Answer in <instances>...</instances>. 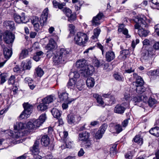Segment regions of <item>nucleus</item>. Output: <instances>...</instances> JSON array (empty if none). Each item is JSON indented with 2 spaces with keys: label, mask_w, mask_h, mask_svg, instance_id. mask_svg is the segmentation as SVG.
Masks as SVG:
<instances>
[{
  "label": "nucleus",
  "mask_w": 159,
  "mask_h": 159,
  "mask_svg": "<svg viewBox=\"0 0 159 159\" xmlns=\"http://www.w3.org/2000/svg\"><path fill=\"white\" fill-rule=\"evenodd\" d=\"M101 30L98 28L94 29L93 30V35L92 36L91 38L94 40V41L97 40L98 37L100 34Z\"/></svg>",
  "instance_id": "nucleus-23"
},
{
  "label": "nucleus",
  "mask_w": 159,
  "mask_h": 159,
  "mask_svg": "<svg viewBox=\"0 0 159 159\" xmlns=\"http://www.w3.org/2000/svg\"><path fill=\"white\" fill-rule=\"evenodd\" d=\"M139 40L138 39H136L135 40H133L132 43V46L133 48H134L136 45L139 43Z\"/></svg>",
  "instance_id": "nucleus-61"
},
{
  "label": "nucleus",
  "mask_w": 159,
  "mask_h": 159,
  "mask_svg": "<svg viewBox=\"0 0 159 159\" xmlns=\"http://www.w3.org/2000/svg\"><path fill=\"white\" fill-rule=\"evenodd\" d=\"M83 84V82L82 80H80L77 82L76 87L79 90H81L82 89Z\"/></svg>",
  "instance_id": "nucleus-53"
},
{
  "label": "nucleus",
  "mask_w": 159,
  "mask_h": 159,
  "mask_svg": "<svg viewBox=\"0 0 159 159\" xmlns=\"http://www.w3.org/2000/svg\"><path fill=\"white\" fill-rule=\"evenodd\" d=\"M117 144H114L113 145L112 147L110 148V153H113L116 154V148Z\"/></svg>",
  "instance_id": "nucleus-55"
},
{
  "label": "nucleus",
  "mask_w": 159,
  "mask_h": 159,
  "mask_svg": "<svg viewBox=\"0 0 159 159\" xmlns=\"http://www.w3.org/2000/svg\"><path fill=\"white\" fill-rule=\"evenodd\" d=\"M149 132L152 135L156 137L159 136V127H155L151 128L149 130Z\"/></svg>",
  "instance_id": "nucleus-29"
},
{
  "label": "nucleus",
  "mask_w": 159,
  "mask_h": 159,
  "mask_svg": "<svg viewBox=\"0 0 159 159\" xmlns=\"http://www.w3.org/2000/svg\"><path fill=\"white\" fill-rule=\"evenodd\" d=\"M152 2L154 6H151L152 8L159 10V0H152Z\"/></svg>",
  "instance_id": "nucleus-45"
},
{
  "label": "nucleus",
  "mask_w": 159,
  "mask_h": 159,
  "mask_svg": "<svg viewBox=\"0 0 159 159\" xmlns=\"http://www.w3.org/2000/svg\"><path fill=\"white\" fill-rule=\"evenodd\" d=\"M134 69L132 67L125 69L124 71V73H127L130 74L132 72H134Z\"/></svg>",
  "instance_id": "nucleus-57"
},
{
  "label": "nucleus",
  "mask_w": 159,
  "mask_h": 159,
  "mask_svg": "<svg viewBox=\"0 0 159 159\" xmlns=\"http://www.w3.org/2000/svg\"><path fill=\"white\" fill-rule=\"evenodd\" d=\"M81 120V117L78 115L72 114L70 116V124L77 123Z\"/></svg>",
  "instance_id": "nucleus-17"
},
{
  "label": "nucleus",
  "mask_w": 159,
  "mask_h": 159,
  "mask_svg": "<svg viewBox=\"0 0 159 159\" xmlns=\"http://www.w3.org/2000/svg\"><path fill=\"white\" fill-rule=\"evenodd\" d=\"M89 134L87 132H83L79 134V140L84 142L89 141Z\"/></svg>",
  "instance_id": "nucleus-14"
},
{
  "label": "nucleus",
  "mask_w": 159,
  "mask_h": 159,
  "mask_svg": "<svg viewBox=\"0 0 159 159\" xmlns=\"http://www.w3.org/2000/svg\"><path fill=\"white\" fill-rule=\"evenodd\" d=\"M129 50H124L120 52V54L119 56V58L120 60H124L129 55Z\"/></svg>",
  "instance_id": "nucleus-24"
},
{
  "label": "nucleus",
  "mask_w": 159,
  "mask_h": 159,
  "mask_svg": "<svg viewBox=\"0 0 159 159\" xmlns=\"http://www.w3.org/2000/svg\"><path fill=\"white\" fill-rule=\"evenodd\" d=\"M133 101L135 103L139 102H141L140 97L138 96L134 97L133 99Z\"/></svg>",
  "instance_id": "nucleus-62"
},
{
  "label": "nucleus",
  "mask_w": 159,
  "mask_h": 159,
  "mask_svg": "<svg viewBox=\"0 0 159 159\" xmlns=\"http://www.w3.org/2000/svg\"><path fill=\"white\" fill-rule=\"evenodd\" d=\"M4 25L6 26H8L10 29H13L14 28V23L12 21H7L4 22Z\"/></svg>",
  "instance_id": "nucleus-37"
},
{
  "label": "nucleus",
  "mask_w": 159,
  "mask_h": 159,
  "mask_svg": "<svg viewBox=\"0 0 159 159\" xmlns=\"http://www.w3.org/2000/svg\"><path fill=\"white\" fill-rule=\"evenodd\" d=\"M103 135L100 131L98 130L95 134V138L97 139H100L102 137Z\"/></svg>",
  "instance_id": "nucleus-51"
},
{
  "label": "nucleus",
  "mask_w": 159,
  "mask_h": 159,
  "mask_svg": "<svg viewBox=\"0 0 159 159\" xmlns=\"http://www.w3.org/2000/svg\"><path fill=\"white\" fill-rule=\"evenodd\" d=\"M157 102V101L155 99L151 98H149L148 102L149 105L151 107L155 106Z\"/></svg>",
  "instance_id": "nucleus-44"
},
{
  "label": "nucleus",
  "mask_w": 159,
  "mask_h": 159,
  "mask_svg": "<svg viewBox=\"0 0 159 159\" xmlns=\"http://www.w3.org/2000/svg\"><path fill=\"white\" fill-rule=\"evenodd\" d=\"M31 62L30 61H29L26 63H22V70L23 71L25 70L30 69L31 67Z\"/></svg>",
  "instance_id": "nucleus-33"
},
{
  "label": "nucleus",
  "mask_w": 159,
  "mask_h": 159,
  "mask_svg": "<svg viewBox=\"0 0 159 159\" xmlns=\"http://www.w3.org/2000/svg\"><path fill=\"white\" fill-rule=\"evenodd\" d=\"M133 140L134 142L137 143L142 145L143 143V139L140 135H137L134 138Z\"/></svg>",
  "instance_id": "nucleus-31"
},
{
  "label": "nucleus",
  "mask_w": 159,
  "mask_h": 159,
  "mask_svg": "<svg viewBox=\"0 0 159 159\" xmlns=\"http://www.w3.org/2000/svg\"><path fill=\"white\" fill-rule=\"evenodd\" d=\"M26 126L27 128L29 129H35L34 122L33 120L28 122L26 124Z\"/></svg>",
  "instance_id": "nucleus-46"
},
{
  "label": "nucleus",
  "mask_w": 159,
  "mask_h": 159,
  "mask_svg": "<svg viewBox=\"0 0 159 159\" xmlns=\"http://www.w3.org/2000/svg\"><path fill=\"white\" fill-rule=\"evenodd\" d=\"M39 21V18L37 16H33L31 20V23L33 25L34 24L38 23Z\"/></svg>",
  "instance_id": "nucleus-54"
},
{
  "label": "nucleus",
  "mask_w": 159,
  "mask_h": 159,
  "mask_svg": "<svg viewBox=\"0 0 159 159\" xmlns=\"http://www.w3.org/2000/svg\"><path fill=\"white\" fill-rule=\"evenodd\" d=\"M47 117L45 113H43L39 117V118L38 119L41 123L43 124L44 122L46 119Z\"/></svg>",
  "instance_id": "nucleus-48"
},
{
  "label": "nucleus",
  "mask_w": 159,
  "mask_h": 159,
  "mask_svg": "<svg viewBox=\"0 0 159 159\" xmlns=\"http://www.w3.org/2000/svg\"><path fill=\"white\" fill-rule=\"evenodd\" d=\"M25 124L21 122H16L14 125V133L12 131L9 130L5 131V132H7L10 136H12L14 138L19 139L24 135V133L21 130L25 128Z\"/></svg>",
  "instance_id": "nucleus-1"
},
{
  "label": "nucleus",
  "mask_w": 159,
  "mask_h": 159,
  "mask_svg": "<svg viewBox=\"0 0 159 159\" xmlns=\"http://www.w3.org/2000/svg\"><path fill=\"white\" fill-rule=\"evenodd\" d=\"M15 80V77L14 75H12L9 79L8 83L9 85H12L14 84Z\"/></svg>",
  "instance_id": "nucleus-50"
},
{
  "label": "nucleus",
  "mask_w": 159,
  "mask_h": 159,
  "mask_svg": "<svg viewBox=\"0 0 159 159\" xmlns=\"http://www.w3.org/2000/svg\"><path fill=\"white\" fill-rule=\"evenodd\" d=\"M35 71L37 75L39 77L42 76L44 74L43 70L39 66L35 69Z\"/></svg>",
  "instance_id": "nucleus-41"
},
{
  "label": "nucleus",
  "mask_w": 159,
  "mask_h": 159,
  "mask_svg": "<svg viewBox=\"0 0 159 159\" xmlns=\"http://www.w3.org/2000/svg\"><path fill=\"white\" fill-rule=\"evenodd\" d=\"M107 127V125L106 124H104L100 127L98 130L100 131L103 134Z\"/></svg>",
  "instance_id": "nucleus-49"
},
{
  "label": "nucleus",
  "mask_w": 159,
  "mask_h": 159,
  "mask_svg": "<svg viewBox=\"0 0 159 159\" xmlns=\"http://www.w3.org/2000/svg\"><path fill=\"white\" fill-rule=\"evenodd\" d=\"M69 52L63 48H61L60 51L57 52L53 57L52 61L55 65H58L60 64L62 61L63 55L68 54Z\"/></svg>",
  "instance_id": "nucleus-3"
},
{
  "label": "nucleus",
  "mask_w": 159,
  "mask_h": 159,
  "mask_svg": "<svg viewBox=\"0 0 159 159\" xmlns=\"http://www.w3.org/2000/svg\"><path fill=\"white\" fill-rule=\"evenodd\" d=\"M94 71V67L91 65H88L85 67L81 69L79 71V73L84 77H87L91 75Z\"/></svg>",
  "instance_id": "nucleus-5"
},
{
  "label": "nucleus",
  "mask_w": 159,
  "mask_h": 159,
  "mask_svg": "<svg viewBox=\"0 0 159 159\" xmlns=\"http://www.w3.org/2000/svg\"><path fill=\"white\" fill-rule=\"evenodd\" d=\"M63 12L68 17V21L70 20V17H69V15H70V9L69 8H64L63 10Z\"/></svg>",
  "instance_id": "nucleus-52"
},
{
  "label": "nucleus",
  "mask_w": 159,
  "mask_h": 159,
  "mask_svg": "<svg viewBox=\"0 0 159 159\" xmlns=\"http://www.w3.org/2000/svg\"><path fill=\"white\" fill-rule=\"evenodd\" d=\"M1 81L0 84H3L6 81V78L8 76V75L7 73H3L0 74Z\"/></svg>",
  "instance_id": "nucleus-39"
},
{
  "label": "nucleus",
  "mask_w": 159,
  "mask_h": 159,
  "mask_svg": "<svg viewBox=\"0 0 159 159\" xmlns=\"http://www.w3.org/2000/svg\"><path fill=\"white\" fill-rule=\"evenodd\" d=\"M93 63L95 66L98 67L104 64V61L100 62L96 58H95L93 60Z\"/></svg>",
  "instance_id": "nucleus-36"
},
{
  "label": "nucleus",
  "mask_w": 159,
  "mask_h": 159,
  "mask_svg": "<svg viewBox=\"0 0 159 159\" xmlns=\"http://www.w3.org/2000/svg\"><path fill=\"white\" fill-rule=\"evenodd\" d=\"M88 65H86V61L83 59L78 60L76 63V66L77 67L80 68L81 69L85 67L86 66H88Z\"/></svg>",
  "instance_id": "nucleus-20"
},
{
  "label": "nucleus",
  "mask_w": 159,
  "mask_h": 159,
  "mask_svg": "<svg viewBox=\"0 0 159 159\" xmlns=\"http://www.w3.org/2000/svg\"><path fill=\"white\" fill-rule=\"evenodd\" d=\"M48 105L46 104L44 102H42L40 103L37 107L38 110L43 111H45L48 108Z\"/></svg>",
  "instance_id": "nucleus-28"
},
{
  "label": "nucleus",
  "mask_w": 159,
  "mask_h": 159,
  "mask_svg": "<svg viewBox=\"0 0 159 159\" xmlns=\"http://www.w3.org/2000/svg\"><path fill=\"white\" fill-rule=\"evenodd\" d=\"M93 96L96 100L97 102L99 105L102 107H104L105 104L102 100V98L101 96L97 93H94L93 95Z\"/></svg>",
  "instance_id": "nucleus-16"
},
{
  "label": "nucleus",
  "mask_w": 159,
  "mask_h": 159,
  "mask_svg": "<svg viewBox=\"0 0 159 159\" xmlns=\"http://www.w3.org/2000/svg\"><path fill=\"white\" fill-rule=\"evenodd\" d=\"M122 33L125 35L126 38H129L130 36L128 34V30L125 28L122 32Z\"/></svg>",
  "instance_id": "nucleus-63"
},
{
  "label": "nucleus",
  "mask_w": 159,
  "mask_h": 159,
  "mask_svg": "<svg viewBox=\"0 0 159 159\" xmlns=\"http://www.w3.org/2000/svg\"><path fill=\"white\" fill-rule=\"evenodd\" d=\"M126 108L125 106L123 107L120 105H118L115 107L114 111L118 114H122L124 112Z\"/></svg>",
  "instance_id": "nucleus-21"
},
{
  "label": "nucleus",
  "mask_w": 159,
  "mask_h": 159,
  "mask_svg": "<svg viewBox=\"0 0 159 159\" xmlns=\"http://www.w3.org/2000/svg\"><path fill=\"white\" fill-rule=\"evenodd\" d=\"M33 120L34 122L35 129L39 127L42 124L41 122L38 119L37 120Z\"/></svg>",
  "instance_id": "nucleus-47"
},
{
  "label": "nucleus",
  "mask_w": 159,
  "mask_h": 159,
  "mask_svg": "<svg viewBox=\"0 0 159 159\" xmlns=\"http://www.w3.org/2000/svg\"><path fill=\"white\" fill-rule=\"evenodd\" d=\"M48 9L46 8L43 11L40 17L39 22L41 26H43L46 25L48 15Z\"/></svg>",
  "instance_id": "nucleus-9"
},
{
  "label": "nucleus",
  "mask_w": 159,
  "mask_h": 159,
  "mask_svg": "<svg viewBox=\"0 0 159 159\" xmlns=\"http://www.w3.org/2000/svg\"><path fill=\"white\" fill-rule=\"evenodd\" d=\"M89 39V37L86 34L81 32L77 33L74 38L75 43L80 46H84Z\"/></svg>",
  "instance_id": "nucleus-2"
},
{
  "label": "nucleus",
  "mask_w": 159,
  "mask_h": 159,
  "mask_svg": "<svg viewBox=\"0 0 159 159\" xmlns=\"http://www.w3.org/2000/svg\"><path fill=\"white\" fill-rule=\"evenodd\" d=\"M15 38L14 34L11 32L7 31L4 33L3 35L4 41L7 44L12 43Z\"/></svg>",
  "instance_id": "nucleus-7"
},
{
  "label": "nucleus",
  "mask_w": 159,
  "mask_h": 159,
  "mask_svg": "<svg viewBox=\"0 0 159 159\" xmlns=\"http://www.w3.org/2000/svg\"><path fill=\"white\" fill-rule=\"evenodd\" d=\"M131 98L129 92H125L124 94V97L122 99V105L126 108L129 107V102L131 100Z\"/></svg>",
  "instance_id": "nucleus-11"
},
{
  "label": "nucleus",
  "mask_w": 159,
  "mask_h": 159,
  "mask_svg": "<svg viewBox=\"0 0 159 159\" xmlns=\"http://www.w3.org/2000/svg\"><path fill=\"white\" fill-rule=\"evenodd\" d=\"M21 16L17 14H14V20L16 22L18 23H26L28 21V20L26 19L25 16V13L22 12L21 14Z\"/></svg>",
  "instance_id": "nucleus-10"
},
{
  "label": "nucleus",
  "mask_w": 159,
  "mask_h": 159,
  "mask_svg": "<svg viewBox=\"0 0 159 159\" xmlns=\"http://www.w3.org/2000/svg\"><path fill=\"white\" fill-rule=\"evenodd\" d=\"M68 95L69 94L66 93H62L59 95V98L60 100V101H62L69 100L68 99Z\"/></svg>",
  "instance_id": "nucleus-34"
},
{
  "label": "nucleus",
  "mask_w": 159,
  "mask_h": 159,
  "mask_svg": "<svg viewBox=\"0 0 159 159\" xmlns=\"http://www.w3.org/2000/svg\"><path fill=\"white\" fill-rule=\"evenodd\" d=\"M24 110L19 116L21 119L27 118L32 112L33 107L28 102L24 103L23 104Z\"/></svg>",
  "instance_id": "nucleus-4"
},
{
  "label": "nucleus",
  "mask_w": 159,
  "mask_h": 159,
  "mask_svg": "<svg viewBox=\"0 0 159 159\" xmlns=\"http://www.w3.org/2000/svg\"><path fill=\"white\" fill-rule=\"evenodd\" d=\"M95 81L94 79L92 77L88 78L86 80L87 87L89 89L93 88L94 85Z\"/></svg>",
  "instance_id": "nucleus-25"
},
{
  "label": "nucleus",
  "mask_w": 159,
  "mask_h": 159,
  "mask_svg": "<svg viewBox=\"0 0 159 159\" xmlns=\"http://www.w3.org/2000/svg\"><path fill=\"white\" fill-rule=\"evenodd\" d=\"M110 131L112 133L116 132L119 133L122 130L121 126L120 125H115L113 123L110 124Z\"/></svg>",
  "instance_id": "nucleus-13"
},
{
  "label": "nucleus",
  "mask_w": 159,
  "mask_h": 159,
  "mask_svg": "<svg viewBox=\"0 0 159 159\" xmlns=\"http://www.w3.org/2000/svg\"><path fill=\"white\" fill-rule=\"evenodd\" d=\"M25 83H27L29 85L30 84H32L33 82V80L30 77H26L25 79Z\"/></svg>",
  "instance_id": "nucleus-59"
},
{
  "label": "nucleus",
  "mask_w": 159,
  "mask_h": 159,
  "mask_svg": "<svg viewBox=\"0 0 159 159\" xmlns=\"http://www.w3.org/2000/svg\"><path fill=\"white\" fill-rule=\"evenodd\" d=\"M125 29V25L123 24H120L118 27V31L119 32H121Z\"/></svg>",
  "instance_id": "nucleus-64"
},
{
  "label": "nucleus",
  "mask_w": 159,
  "mask_h": 159,
  "mask_svg": "<svg viewBox=\"0 0 159 159\" xmlns=\"http://www.w3.org/2000/svg\"><path fill=\"white\" fill-rule=\"evenodd\" d=\"M65 102L63 103L62 105V107L63 109H66L68 107V104L70 103L69 100L65 101Z\"/></svg>",
  "instance_id": "nucleus-58"
},
{
  "label": "nucleus",
  "mask_w": 159,
  "mask_h": 159,
  "mask_svg": "<svg viewBox=\"0 0 159 159\" xmlns=\"http://www.w3.org/2000/svg\"><path fill=\"white\" fill-rule=\"evenodd\" d=\"M103 16L102 13H99L96 16L93 17L92 20V25L95 26L99 25L101 23L100 20Z\"/></svg>",
  "instance_id": "nucleus-12"
},
{
  "label": "nucleus",
  "mask_w": 159,
  "mask_h": 159,
  "mask_svg": "<svg viewBox=\"0 0 159 159\" xmlns=\"http://www.w3.org/2000/svg\"><path fill=\"white\" fill-rule=\"evenodd\" d=\"M155 50L152 49H149L148 51V55L152 59L155 57Z\"/></svg>",
  "instance_id": "nucleus-35"
},
{
  "label": "nucleus",
  "mask_w": 159,
  "mask_h": 159,
  "mask_svg": "<svg viewBox=\"0 0 159 159\" xmlns=\"http://www.w3.org/2000/svg\"><path fill=\"white\" fill-rule=\"evenodd\" d=\"M115 57V54L113 51H110L106 52V59L107 62H110L114 59Z\"/></svg>",
  "instance_id": "nucleus-15"
},
{
  "label": "nucleus",
  "mask_w": 159,
  "mask_h": 159,
  "mask_svg": "<svg viewBox=\"0 0 159 159\" xmlns=\"http://www.w3.org/2000/svg\"><path fill=\"white\" fill-rule=\"evenodd\" d=\"M133 155L131 152H128L125 155V158L128 159H131L132 158Z\"/></svg>",
  "instance_id": "nucleus-60"
},
{
  "label": "nucleus",
  "mask_w": 159,
  "mask_h": 159,
  "mask_svg": "<svg viewBox=\"0 0 159 159\" xmlns=\"http://www.w3.org/2000/svg\"><path fill=\"white\" fill-rule=\"evenodd\" d=\"M12 52L11 50L4 48H3V54L6 58H9L12 55Z\"/></svg>",
  "instance_id": "nucleus-30"
},
{
  "label": "nucleus",
  "mask_w": 159,
  "mask_h": 159,
  "mask_svg": "<svg viewBox=\"0 0 159 159\" xmlns=\"http://www.w3.org/2000/svg\"><path fill=\"white\" fill-rule=\"evenodd\" d=\"M41 141L43 145L44 146H47L50 144V139L47 135H45L42 136Z\"/></svg>",
  "instance_id": "nucleus-18"
},
{
  "label": "nucleus",
  "mask_w": 159,
  "mask_h": 159,
  "mask_svg": "<svg viewBox=\"0 0 159 159\" xmlns=\"http://www.w3.org/2000/svg\"><path fill=\"white\" fill-rule=\"evenodd\" d=\"M141 102L143 101L145 103L148 102V97L145 95H142L140 97Z\"/></svg>",
  "instance_id": "nucleus-56"
},
{
  "label": "nucleus",
  "mask_w": 159,
  "mask_h": 159,
  "mask_svg": "<svg viewBox=\"0 0 159 159\" xmlns=\"http://www.w3.org/2000/svg\"><path fill=\"white\" fill-rule=\"evenodd\" d=\"M135 85L137 88L138 86H142L143 84V81L141 77H138V78L136 80Z\"/></svg>",
  "instance_id": "nucleus-38"
},
{
  "label": "nucleus",
  "mask_w": 159,
  "mask_h": 159,
  "mask_svg": "<svg viewBox=\"0 0 159 159\" xmlns=\"http://www.w3.org/2000/svg\"><path fill=\"white\" fill-rule=\"evenodd\" d=\"M70 75L73 76L75 78L74 79H70V86H72L75 84L76 81V80L75 79L79 78L80 77V75L77 72L75 71L70 73Z\"/></svg>",
  "instance_id": "nucleus-22"
},
{
  "label": "nucleus",
  "mask_w": 159,
  "mask_h": 159,
  "mask_svg": "<svg viewBox=\"0 0 159 159\" xmlns=\"http://www.w3.org/2000/svg\"><path fill=\"white\" fill-rule=\"evenodd\" d=\"M54 96L50 95L44 98L42 100V102H44L47 105L52 102L55 99Z\"/></svg>",
  "instance_id": "nucleus-27"
},
{
  "label": "nucleus",
  "mask_w": 159,
  "mask_h": 159,
  "mask_svg": "<svg viewBox=\"0 0 159 159\" xmlns=\"http://www.w3.org/2000/svg\"><path fill=\"white\" fill-rule=\"evenodd\" d=\"M136 22L134 26L135 28L136 29H139L141 27L142 28L145 27L146 26L148 22H149L148 20L146 19L145 17L143 18H136L135 20Z\"/></svg>",
  "instance_id": "nucleus-6"
},
{
  "label": "nucleus",
  "mask_w": 159,
  "mask_h": 159,
  "mask_svg": "<svg viewBox=\"0 0 159 159\" xmlns=\"http://www.w3.org/2000/svg\"><path fill=\"white\" fill-rule=\"evenodd\" d=\"M113 76L116 80L118 81H123L124 80V77L118 73H115L113 75Z\"/></svg>",
  "instance_id": "nucleus-43"
},
{
  "label": "nucleus",
  "mask_w": 159,
  "mask_h": 159,
  "mask_svg": "<svg viewBox=\"0 0 159 159\" xmlns=\"http://www.w3.org/2000/svg\"><path fill=\"white\" fill-rule=\"evenodd\" d=\"M57 48V44L55 40L52 39H50L48 43L45 47L46 50L49 51L53 52Z\"/></svg>",
  "instance_id": "nucleus-8"
},
{
  "label": "nucleus",
  "mask_w": 159,
  "mask_h": 159,
  "mask_svg": "<svg viewBox=\"0 0 159 159\" xmlns=\"http://www.w3.org/2000/svg\"><path fill=\"white\" fill-rule=\"evenodd\" d=\"M149 33V31L143 28L139 30L138 34L140 37H146Z\"/></svg>",
  "instance_id": "nucleus-32"
},
{
  "label": "nucleus",
  "mask_w": 159,
  "mask_h": 159,
  "mask_svg": "<svg viewBox=\"0 0 159 159\" xmlns=\"http://www.w3.org/2000/svg\"><path fill=\"white\" fill-rule=\"evenodd\" d=\"M39 142L38 141H36L34 143L32 148H31L30 150L32 153L34 155H37L39 152Z\"/></svg>",
  "instance_id": "nucleus-19"
},
{
  "label": "nucleus",
  "mask_w": 159,
  "mask_h": 159,
  "mask_svg": "<svg viewBox=\"0 0 159 159\" xmlns=\"http://www.w3.org/2000/svg\"><path fill=\"white\" fill-rule=\"evenodd\" d=\"M51 112L54 117L57 119L60 118L61 115V111L56 108H53Z\"/></svg>",
  "instance_id": "nucleus-26"
},
{
  "label": "nucleus",
  "mask_w": 159,
  "mask_h": 159,
  "mask_svg": "<svg viewBox=\"0 0 159 159\" xmlns=\"http://www.w3.org/2000/svg\"><path fill=\"white\" fill-rule=\"evenodd\" d=\"M136 92L139 94H142L146 90V88L143 85L138 86L136 88Z\"/></svg>",
  "instance_id": "nucleus-40"
},
{
  "label": "nucleus",
  "mask_w": 159,
  "mask_h": 159,
  "mask_svg": "<svg viewBox=\"0 0 159 159\" xmlns=\"http://www.w3.org/2000/svg\"><path fill=\"white\" fill-rule=\"evenodd\" d=\"M28 54V51L27 49H24L22 51L20 55L19 59H22L25 58Z\"/></svg>",
  "instance_id": "nucleus-42"
}]
</instances>
